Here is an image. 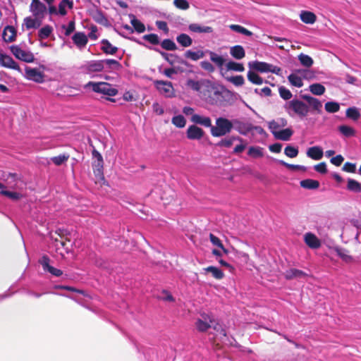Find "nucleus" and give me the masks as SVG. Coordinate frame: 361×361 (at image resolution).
<instances>
[{
  "label": "nucleus",
  "instance_id": "f257e3e1",
  "mask_svg": "<svg viewBox=\"0 0 361 361\" xmlns=\"http://www.w3.org/2000/svg\"><path fill=\"white\" fill-rule=\"evenodd\" d=\"M233 128V121L219 117L216 120V126H212L211 134L214 137H222L229 133Z\"/></svg>",
  "mask_w": 361,
  "mask_h": 361
},
{
  "label": "nucleus",
  "instance_id": "f03ea898",
  "mask_svg": "<svg viewBox=\"0 0 361 361\" xmlns=\"http://www.w3.org/2000/svg\"><path fill=\"white\" fill-rule=\"evenodd\" d=\"M248 66L250 69L262 73H272L276 75H281L282 70L280 67L274 66L272 64L262 62V61H250L248 63Z\"/></svg>",
  "mask_w": 361,
  "mask_h": 361
},
{
  "label": "nucleus",
  "instance_id": "7ed1b4c3",
  "mask_svg": "<svg viewBox=\"0 0 361 361\" xmlns=\"http://www.w3.org/2000/svg\"><path fill=\"white\" fill-rule=\"evenodd\" d=\"M85 88L92 87L94 92L101 93L109 97L116 96L118 90L113 87L110 84L105 82H89L85 85Z\"/></svg>",
  "mask_w": 361,
  "mask_h": 361
},
{
  "label": "nucleus",
  "instance_id": "20e7f679",
  "mask_svg": "<svg viewBox=\"0 0 361 361\" xmlns=\"http://www.w3.org/2000/svg\"><path fill=\"white\" fill-rule=\"evenodd\" d=\"M80 70L82 73L93 78L97 73L102 72L104 70L103 62L102 60L87 61L80 66Z\"/></svg>",
  "mask_w": 361,
  "mask_h": 361
},
{
  "label": "nucleus",
  "instance_id": "39448f33",
  "mask_svg": "<svg viewBox=\"0 0 361 361\" xmlns=\"http://www.w3.org/2000/svg\"><path fill=\"white\" fill-rule=\"evenodd\" d=\"M286 107L288 111H292L301 118L307 116L310 111L309 106L299 99L290 100L287 103Z\"/></svg>",
  "mask_w": 361,
  "mask_h": 361
},
{
  "label": "nucleus",
  "instance_id": "423d86ee",
  "mask_svg": "<svg viewBox=\"0 0 361 361\" xmlns=\"http://www.w3.org/2000/svg\"><path fill=\"white\" fill-rule=\"evenodd\" d=\"M10 49L15 57L20 61L32 63L35 60L34 54L31 51L23 49L19 46L13 45L10 47Z\"/></svg>",
  "mask_w": 361,
  "mask_h": 361
},
{
  "label": "nucleus",
  "instance_id": "0eeeda50",
  "mask_svg": "<svg viewBox=\"0 0 361 361\" xmlns=\"http://www.w3.org/2000/svg\"><path fill=\"white\" fill-rule=\"evenodd\" d=\"M30 9L36 18L41 20L45 17L47 12V6L40 0H32Z\"/></svg>",
  "mask_w": 361,
  "mask_h": 361
},
{
  "label": "nucleus",
  "instance_id": "6e6552de",
  "mask_svg": "<svg viewBox=\"0 0 361 361\" xmlns=\"http://www.w3.org/2000/svg\"><path fill=\"white\" fill-rule=\"evenodd\" d=\"M154 85L158 91L166 97H172L174 96V89L171 82L156 80Z\"/></svg>",
  "mask_w": 361,
  "mask_h": 361
},
{
  "label": "nucleus",
  "instance_id": "1a4fd4ad",
  "mask_svg": "<svg viewBox=\"0 0 361 361\" xmlns=\"http://www.w3.org/2000/svg\"><path fill=\"white\" fill-rule=\"evenodd\" d=\"M25 77L37 83H42L44 80V74L42 72L37 68L28 66L25 68Z\"/></svg>",
  "mask_w": 361,
  "mask_h": 361
},
{
  "label": "nucleus",
  "instance_id": "9d476101",
  "mask_svg": "<svg viewBox=\"0 0 361 361\" xmlns=\"http://www.w3.org/2000/svg\"><path fill=\"white\" fill-rule=\"evenodd\" d=\"M214 319L212 315L206 313L201 314V318L196 322V327L200 331H205L212 326Z\"/></svg>",
  "mask_w": 361,
  "mask_h": 361
},
{
  "label": "nucleus",
  "instance_id": "9b49d317",
  "mask_svg": "<svg viewBox=\"0 0 361 361\" xmlns=\"http://www.w3.org/2000/svg\"><path fill=\"white\" fill-rule=\"evenodd\" d=\"M50 259L47 255H44L41 257L39 262L42 266V268L44 271H47L50 273L51 275L54 276H60L62 275L63 272L61 269H56L50 265Z\"/></svg>",
  "mask_w": 361,
  "mask_h": 361
},
{
  "label": "nucleus",
  "instance_id": "f8f14e48",
  "mask_svg": "<svg viewBox=\"0 0 361 361\" xmlns=\"http://www.w3.org/2000/svg\"><path fill=\"white\" fill-rule=\"evenodd\" d=\"M233 128L242 135H247L252 130V125L247 122H244L240 119L235 118L232 120Z\"/></svg>",
  "mask_w": 361,
  "mask_h": 361
},
{
  "label": "nucleus",
  "instance_id": "ddd939ff",
  "mask_svg": "<svg viewBox=\"0 0 361 361\" xmlns=\"http://www.w3.org/2000/svg\"><path fill=\"white\" fill-rule=\"evenodd\" d=\"M204 135V130L195 125L190 126L186 131V136L189 140H200Z\"/></svg>",
  "mask_w": 361,
  "mask_h": 361
},
{
  "label": "nucleus",
  "instance_id": "4468645a",
  "mask_svg": "<svg viewBox=\"0 0 361 361\" xmlns=\"http://www.w3.org/2000/svg\"><path fill=\"white\" fill-rule=\"evenodd\" d=\"M302 98L305 99L309 104V109H311L317 113L322 111V103L317 98L307 94L302 95Z\"/></svg>",
  "mask_w": 361,
  "mask_h": 361
},
{
  "label": "nucleus",
  "instance_id": "2eb2a0df",
  "mask_svg": "<svg viewBox=\"0 0 361 361\" xmlns=\"http://www.w3.org/2000/svg\"><path fill=\"white\" fill-rule=\"evenodd\" d=\"M0 64L6 68L20 70L18 63L10 56L6 54H0Z\"/></svg>",
  "mask_w": 361,
  "mask_h": 361
},
{
  "label": "nucleus",
  "instance_id": "dca6fc26",
  "mask_svg": "<svg viewBox=\"0 0 361 361\" xmlns=\"http://www.w3.org/2000/svg\"><path fill=\"white\" fill-rule=\"evenodd\" d=\"M304 240L310 248L317 249L321 246L319 239L312 233H305L304 235Z\"/></svg>",
  "mask_w": 361,
  "mask_h": 361
},
{
  "label": "nucleus",
  "instance_id": "f3484780",
  "mask_svg": "<svg viewBox=\"0 0 361 361\" xmlns=\"http://www.w3.org/2000/svg\"><path fill=\"white\" fill-rule=\"evenodd\" d=\"M208 84H209V81L206 80H195L190 79L187 81V86L188 87L195 92H201V90L203 87H207Z\"/></svg>",
  "mask_w": 361,
  "mask_h": 361
},
{
  "label": "nucleus",
  "instance_id": "a211bd4d",
  "mask_svg": "<svg viewBox=\"0 0 361 361\" xmlns=\"http://www.w3.org/2000/svg\"><path fill=\"white\" fill-rule=\"evenodd\" d=\"M308 274L301 270L296 269H290L284 273V276L286 279H305Z\"/></svg>",
  "mask_w": 361,
  "mask_h": 361
},
{
  "label": "nucleus",
  "instance_id": "6ab92c4d",
  "mask_svg": "<svg viewBox=\"0 0 361 361\" xmlns=\"http://www.w3.org/2000/svg\"><path fill=\"white\" fill-rule=\"evenodd\" d=\"M190 121L195 123L203 126L204 127L212 128V121L209 117L202 116L199 114H193L191 116Z\"/></svg>",
  "mask_w": 361,
  "mask_h": 361
},
{
  "label": "nucleus",
  "instance_id": "aec40b11",
  "mask_svg": "<svg viewBox=\"0 0 361 361\" xmlns=\"http://www.w3.org/2000/svg\"><path fill=\"white\" fill-rule=\"evenodd\" d=\"M72 39L74 44L80 49H83L88 42L87 36L83 32L75 33Z\"/></svg>",
  "mask_w": 361,
  "mask_h": 361
},
{
  "label": "nucleus",
  "instance_id": "412c9836",
  "mask_svg": "<svg viewBox=\"0 0 361 361\" xmlns=\"http://www.w3.org/2000/svg\"><path fill=\"white\" fill-rule=\"evenodd\" d=\"M287 125V121L284 118H279L277 120H273L269 123V128L271 133H277L279 129L285 127Z\"/></svg>",
  "mask_w": 361,
  "mask_h": 361
},
{
  "label": "nucleus",
  "instance_id": "4be33fe9",
  "mask_svg": "<svg viewBox=\"0 0 361 361\" xmlns=\"http://www.w3.org/2000/svg\"><path fill=\"white\" fill-rule=\"evenodd\" d=\"M323 150L320 147H310L307 151V156L314 160H320L323 157Z\"/></svg>",
  "mask_w": 361,
  "mask_h": 361
},
{
  "label": "nucleus",
  "instance_id": "5701e85b",
  "mask_svg": "<svg viewBox=\"0 0 361 361\" xmlns=\"http://www.w3.org/2000/svg\"><path fill=\"white\" fill-rule=\"evenodd\" d=\"M16 32L13 26H6L3 32L2 37L6 42H12L15 40Z\"/></svg>",
  "mask_w": 361,
  "mask_h": 361
},
{
  "label": "nucleus",
  "instance_id": "b1692460",
  "mask_svg": "<svg viewBox=\"0 0 361 361\" xmlns=\"http://www.w3.org/2000/svg\"><path fill=\"white\" fill-rule=\"evenodd\" d=\"M73 1L72 0H61L59 4L58 12L59 16H64L67 14V8L72 9Z\"/></svg>",
  "mask_w": 361,
  "mask_h": 361
},
{
  "label": "nucleus",
  "instance_id": "393cba45",
  "mask_svg": "<svg viewBox=\"0 0 361 361\" xmlns=\"http://www.w3.org/2000/svg\"><path fill=\"white\" fill-rule=\"evenodd\" d=\"M230 54L235 59L240 60L245 56L244 48L240 45H235L230 48Z\"/></svg>",
  "mask_w": 361,
  "mask_h": 361
},
{
  "label": "nucleus",
  "instance_id": "a878e982",
  "mask_svg": "<svg viewBox=\"0 0 361 361\" xmlns=\"http://www.w3.org/2000/svg\"><path fill=\"white\" fill-rule=\"evenodd\" d=\"M337 255L342 259L345 263H351L353 261V257L349 254V252L342 247H336L334 248Z\"/></svg>",
  "mask_w": 361,
  "mask_h": 361
},
{
  "label": "nucleus",
  "instance_id": "bb28decb",
  "mask_svg": "<svg viewBox=\"0 0 361 361\" xmlns=\"http://www.w3.org/2000/svg\"><path fill=\"white\" fill-rule=\"evenodd\" d=\"M293 134V131L290 128H286L279 130L277 133H274V136L277 140L288 141Z\"/></svg>",
  "mask_w": 361,
  "mask_h": 361
},
{
  "label": "nucleus",
  "instance_id": "cd10ccee",
  "mask_svg": "<svg viewBox=\"0 0 361 361\" xmlns=\"http://www.w3.org/2000/svg\"><path fill=\"white\" fill-rule=\"evenodd\" d=\"M189 30L197 33H211L213 31L212 27L209 26H203L197 23H192L188 27Z\"/></svg>",
  "mask_w": 361,
  "mask_h": 361
},
{
  "label": "nucleus",
  "instance_id": "c85d7f7f",
  "mask_svg": "<svg viewBox=\"0 0 361 361\" xmlns=\"http://www.w3.org/2000/svg\"><path fill=\"white\" fill-rule=\"evenodd\" d=\"M206 53H207L209 55L210 60L218 67L221 68L223 66V65L225 63V59L223 58V56L209 50H207Z\"/></svg>",
  "mask_w": 361,
  "mask_h": 361
},
{
  "label": "nucleus",
  "instance_id": "c756f323",
  "mask_svg": "<svg viewBox=\"0 0 361 361\" xmlns=\"http://www.w3.org/2000/svg\"><path fill=\"white\" fill-rule=\"evenodd\" d=\"M101 44L102 50L106 54H114L118 50V48L113 46L107 39H102Z\"/></svg>",
  "mask_w": 361,
  "mask_h": 361
},
{
  "label": "nucleus",
  "instance_id": "7c9ffc66",
  "mask_svg": "<svg viewBox=\"0 0 361 361\" xmlns=\"http://www.w3.org/2000/svg\"><path fill=\"white\" fill-rule=\"evenodd\" d=\"M206 54V51H203L202 50L197 51H192L188 50L185 53V56L187 59H190L192 61H197L200 59H202Z\"/></svg>",
  "mask_w": 361,
  "mask_h": 361
},
{
  "label": "nucleus",
  "instance_id": "2f4dec72",
  "mask_svg": "<svg viewBox=\"0 0 361 361\" xmlns=\"http://www.w3.org/2000/svg\"><path fill=\"white\" fill-rule=\"evenodd\" d=\"M288 79L290 83L295 87H301L303 85L302 77L298 71L289 75Z\"/></svg>",
  "mask_w": 361,
  "mask_h": 361
},
{
  "label": "nucleus",
  "instance_id": "473e14b6",
  "mask_svg": "<svg viewBox=\"0 0 361 361\" xmlns=\"http://www.w3.org/2000/svg\"><path fill=\"white\" fill-rule=\"evenodd\" d=\"M176 41L179 44L183 47H188L192 44V38L184 33H182L177 36Z\"/></svg>",
  "mask_w": 361,
  "mask_h": 361
},
{
  "label": "nucleus",
  "instance_id": "72a5a7b5",
  "mask_svg": "<svg viewBox=\"0 0 361 361\" xmlns=\"http://www.w3.org/2000/svg\"><path fill=\"white\" fill-rule=\"evenodd\" d=\"M247 154L252 158H260L264 156V149L259 146L249 147Z\"/></svg>",
  "mask_w": 361,
  "mask_h": 361
},
{
  "label": "nucleus",
  "instance_id": "f704fd0d",
  "mask_svg": "<svg viewBox=\"0 0 361 361\" xmlns=\"http://www.w3.org/2000/svg\"><path fill=\"white\" fill-rule=\"evenodd\" d=\"M300 16L301 20L307 24H313L316 21V16L310 11H302Z\"/></svg>",
  "mask_w": 361,
  "mask_h": 361
},
{
  "label": "nucleus",
  "instance_id": "c9c22d12",
  "mask_svg": "<svg viewBox=\"0 0 361 361\" xmlns=\"http://www.w3.org/2000/svg\"><path fill=\"white\" fill-rule=\"evenodd\" d=\"M203 271L205 272V273H207V272H209L212 274V276L216 279H221L224 278V274L223 273V271L216 267H213V266H210V267H206V268H204L203 269Z\"/></svg>",
  "mask_w": 361,
  "mask_h": 361
},
{
  "label": "nucleus",
  "instance_id": "e433bc0d",
  "mask_svg": "<svg viewBox=\"0 0 361 361\" xmlns=\"http://www.w3.org/2000/svg\"><path fill=\"white\" fill-rule=\"evenodd\" d=\"M41 19H37L36 18H32L31 17H27L24 19V25H25L27 29H32L37 28L39 27L41 23Z\"/></svg>",
  "mask_w": 361,
  "mask_h": 361
},
{
  "label": "nucleus",
  "instance_id": "4c0bfd02",
  "mask_svg": "<svg viewBox=\"0 0 361 361\" xmlns=\"http://www.w3.org/2000/svg\"><path fill=\"white\" fill-rule=\"evenodd\" d=\"M309 90L313 94L320 96L325 92L326 88L320 83H314L310 85Z\"/></svg>",
  "mask_w": 361,
  "mask_h": 361
},
{
  "label": "nucleus",
  "instance_id": "58836bf2",
  "mask_svg": "<svg viewBox=\"0 0 361 361\" xmlns=\"http://www.w3.org/2000/svg\"><path fill=\"white\" fill-rule=\"evenodd\" d=\"M255 71L252 70L247 72V79L255 85H262L264 82L263 79Z\"/></svg>",
  "mask_w": 361,
  "mask_h": 361
},
{
  "label": "nucleus",
  "instance_id": "ea45409f",
  "mask_svg": "<svg viewBox=\"0 0 361 361\" xmlns=\"http://www.w3.org/2000/svg\"><path fill=\"white\" fill-rule=\"evenodd\" d=\"M300 185L307 189H317L319 186V183L315 180L306 179L300 182Z\"/></svg>",
  "mask_w": 361,
  "mask_h": 361
},
{
  "label": "nucleus",
  "instance_id": "a19ab883",
  "mask_svg": "<svg viewBox=\"0 0 361 361\" xmlns=\"http://www.w3.org/2000/svg\"><path fill=\"white\" fill-rule=\"evenodd\" d=\"M346 116L353 121H357L360 117V113L357 107H350L345 112Z\"/></svg>",
  "mask_w": 361,
  "mask_h": 361
},
{
  "label": "nucleus",
  "instance_id": "79ce46f5",
  "mask_svg": "<svg viewBox=\"0 0 361 361\" xmlns=\"http://www.w3.org/2000/svg\"><path fill=\"white\" fill-rule=\"evenodd\" d=\"M298 60L301 65L306 68H310L313 64V59L308 55L300 54L298 55Z\"/></svg>",
  "mask_w": 361,
  "mask_h": 361
},
{
  "label": "nucleus",
  "instance_id": "37998d69",
  "mask_svg": "<svg viewBox=\"0 0 361 361\" xmlns=\"http://www.w3.org/2000/svg\"><path fill=\"white\" fill-rule=\"evenodd\" d=\"M226 68L228 71H234L237 72H243L245 70V68L242 63H237L233 61H228L226 65Z\"/></svg>",
  "mask_w": 361,
  "mask_h": 361
},
{
  "label": "nucleus",
  "instance_id": "c03bdc74",
  "mask_svg": "<svg viewBox=\"0 0 361 361\" xmlns=\"http://www.w3.org/2000/svg\"><path fill=\"white\" fill-rule=\"evenodd\" d=\"M339 132L345 137H352L355 135V130L350 126L342 125L338 127Z\"/></svg>",
  "mask_w": 361,
  "mask_h": 361
},
{
  "label": "nucleus",
  "instance_id": "a18cd8bd",
  "mask_svg": "<svg viewBox=\"0 0 361 361\" xmlns=\"http://www.w3.org/2000/svg\"><path fill=\"white\" fill-rule=\"evenodd\" d=\"M171 123L177 128H183L186 125V120L182 115H177L172 118Z\"/></svg>",
  "mask_w": 361,
  "mask_h": 361
},
{
  "label": "nucleus",
  "instance_id": "49530a36",
  "mask_svg": "<svg viewBox=\"0 0 361 361\" xmlns=\"http://www.w3.org/2000/svg\"><path fill=\"white\" fill-rule=\"evenodd\" d=\"M130 23L133 26L134 29L138 32L142 33L145 30V25L139 20L136 19L134 16H132Z\"/></svg>",
  "mask_w": 361,
  "mask_h": 361
},
{
  "label": "nucleus",
  "instance_id": "de8ad7c7",
  "mask_svg": "<svg viewBox=\"0 0 361 361\" xmlns=\"http://www.w3.org/2000/svg\"><path fill=\"white\" fill-rule=\"evenodd\" d=\"M347 188L354 192H360L361 190V184L355 180L349 178L348 180Z\"/></svg>",
  "mask_w": 361,
  "mask_h": 361
},
{
  "label": "nucleus",
  "instance_id": "09e8293b",
  "mask_svg": "<svg viewBox=\"0 0 361 361\" xmlns=\"http://www.w3.org/2000/svg\"><path fill=\"white\" fill-rule=\"evenodd\" d=\"M0 193L4 196H6L7 197L12 200H18L23 197V195L19 192H11L6 190H1Z\"/></svg>",
  "mask_w": 361,
  "mask_h": 361
},
{
  "label": "nucleus",
  "instance_id": "8fccbe9b",
  "mask_svg": "<svg viewBox=\"0 0 361 361\" xmlns=\"http://www.w3.org/2000/svg\"><path fill=\"white\" fill-rule=\"evenodd\" d=\"M161 47L167 51H174L176 49V45L171 39H164L161 43Z\"/></svg>",
  "mask_w": 361,
  "mask_h": 361
},
{
  "label": "nucleus",
  "instance_id": "3c124183",
  "mask_svg": "<svg viewBox=\"0 0 361 361\" xmlns=\"http://www.w3.org/2000/svg\"><path fill=\"white\" fill-rule=\"evenodd\" d=\"M340 106L335 102H328L325 104V110L329 113H336L339 111Z\"/></svg>",
  "mask_w": 361,
  "mask_h": 361
},
{
  "label": "nucleus",
  "instance_id": "603ef678",
  "mask_svg": "<svg viewBox=\"0 0 361 361\" xmlns=\"http://www.w3.org/2000/svg\"><path fill=\"white\" fill-rule=\"evenodd\" d=\"M52 31H53V29L51 26H49V25L44 26L39 30V37L41 39H47L49 37V35H51Z\"/></svg>",
  "mask_w": 361,
  "mask_h": 361
},
{
  "label": "nucleus",
  "instance_id": "864d4df0",
  "mask_svg": "<svg viewBox=\"0 0 361 361\" xmlns=\"http://www.w3.org/2000/svg\"><path fill=\"white\" fill-rule=\"evenodd\" d=\"M103 62V68H104L105 66H108L109 68L112 69H118L120 67V63L118 61L115 59H105L102 60Z\"/></svg>",
  "mask_w": 361,
  "mask_h": 361
},
{
  "label": "nucleus",
  "instance_id": "5fc2aeb1",
  "mask_svg": "<svg viewBox=\"0 0 361 361\" xmlns=\"http://www.w3.org/2000/svg\"><path fill=\"white\" fill-rule=\"evenodd\" d=\"M227 80L235 86H242L245 83V79L242 75H235L227 78Z\"/></svg>",
  "mask_w": 361,
  "mask_h": 361
},
{
  "label": "nucleus",
  "instance_id": "6e6d98bb",
  "mask_svg": "<svg viewBox=\"0 0 361 361\" xmlns=\"http://www.w3.org/2000/svg\"><path fill=\"white\" fill-rule=\"evenodd\" d=\"M284 154L290 158H294L298 156V149L296 147L288 145L285 148Z\"/></svg>",
  "mask_w": 361,
  "mask_h": 361
},
{
  "label": "nucleus",
  "instance_id": "4d7b16f0",
  "mask_svg": "<svg viewBox=\"0 0 361 361\" xmlns=\"http://www.w3.org/2000/svg\"><path fill=\"white\" fill-rule=\"evenodd\" d=\"M69 158V155L68 154H60L57 157H54L51 158V161L56 166H60L65 161H66Z\"/></svg>",
  "mask_w": 361,
  "mask_h": 361
},
{
  "label": "nucleus",
  "instance_id": "13d9d810",
  "mask_svg": "<svg viewBox=\"0 0 361 361\" xmlns=\"http://www.w3.org/2000/svg\"><path fill=\"white\" fill-rule=\"evenodd\" d=\"M279 92L281 97L285 100L290 99L293 96L290 91L283 86H281L279 88Z\"/></svg>",
  "mask_w": 361,
  "mask_h": 361
},
{
  "label": "nucleus",
  "instance_id": "bf43d9fd",
  "mask_svg": "<svg viewBox=\"0 0 361 361\" xmlns=\"http://www.w3.org/2000/svg\"><path fill=\"white\" fill-rule=\"evenodd\" d=\"M174 6L180 10H188L190 7V4L186 0H174Z\"/></svg>",
  "mask_w": 361,
  "mask_h": 361
},
{
  "label": "nucleus",
  "instance_id": "052dcab7",
  "mask_svg": "<svg viewBox=\"0 0 361 361\" xmlns=\"http://www.w3.org/2000/svg\"><path fill=\"white\" fill-rule=\"evenodd\" d=\"M143 39L152 44H159V37L156 34H149L143 36Z\"/></svg>",
  "mask_w": 361,
  "mask_h": 361
},
{
  "label": "nucleus",
  "instance_id": "680f3d73",
  "mask_svg": "<svg viewBox=\"0 0 361 361\" xmlns=\"http://www.w3.org/2000/svg\"><path fill=\"white\" fill-rule=\"evenodd\" d=\"M200 66L202 69L207 71L209 73H213L215 71L214 66L207 61H201Z\"/></svg>",
  "mask_w": 361,
  "mask_h": 361
},
{
  "label": "nucleus",
  "instance_id": "e2e57ef3",
  "mask_svg": "<svg viewBox=\"0 0 361 361\" xmlns=\"http://www.w3.org/2000/svg\"><path fill=\"white\" fill-rule=\"evenodd\" d=\"M235 137L229 138V139H224L221 140L219 143H217V146L219 147H230L233 142V140H235Z\"/></svg>",
  "mask_w": 361,
  "mask_h": 361
},
{
  "label": "nucleus",
  "instance_id": "0e129e2a",
  "mask_svg": "<svg viewBox=\"0 0 361 361\" xmlns=\"http://www.w3.org/2000/svg\"><path fill=\"white\" fill-rule=\"evenodd\" d=\"M314 170L320 173L324 174L327 172L326 164L325 162H321L314 166Z\"/></svg>",
  "mask_w": 361,
  "mask_h": 361
},
{
  "label": "nucleus",
  "instance_id": "69168bd1",
  "mask_svg": "<svg viewBox=\"0 0 361 361\" xmlns=\"http://www.w3.org/2000/svg\"><path fill=\"white\" fill-rule=\"evenodd\" d=\"M343 170L349 173H355L356 170V166L355 164L346 162L343 166Z\"/></svg>",
  "mask_w": 361,
  "mask_h": 361
},
{
  "label": "nucleus",
  "instance_id": "338daca9",
  "mask_svg": "<svg viewBox=\"0 0 361 361\" xmlns=\"http://www.w3.org/2000/svg\"><path fill=\"white\" fill-rule=\"evenodd\" d=\"M209 239H210L211 243L213 245H214L220 248H223V244L221 243L220 239L218 237L215 236L212 233H210Z\"/></svg>",
  "mask_w": 361,
  "mask_h": 361
},
{
  "label": "nucleus",
  "instance_id": "774afa93",
  "mask_svg": "<svg viewBox=\"0 0 361 361\" xmlns=\"http://www.w3.org/2000/svg\"><path fill=\"white\" fill-rule=\"evenodd\" d=\"M344 159L342 155H337L331 159V163L336 166H339L343 163Z\"/></svg>",
  "mask_w": 361,
  "mask_h": 361
}]
</instances>
